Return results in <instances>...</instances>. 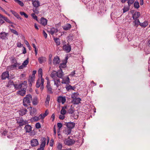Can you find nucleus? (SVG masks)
<instances>
[{
    "label": "nucleus",
    "instance_id": "3",
    "mask_svg": "<svg viewBox=\"0 0 150 150\" xmlns=\"http://www.w3.org/2000/svg\"><path fill=\"white\" fill-rule=\"evenodd\" d=\"M64 142L65 145L70 146L74 144L75 143V141L73 139L67 138L64 139Z\"/></svg>",
    "mask_w": 150,
    "mask_h": 150
},
{
    "label": "nucleus",
    "instance_id": "39",
    "mask_svg": "<svg viewBox=\"0 0 150 150\" xmlns=\"http://www.w3.org/2000/svg\"><path fill=\"white\" fill-rule=\"evenodd\" d=\"M79 93H78L76 92L73 93H72L71 95V98H78L79 96Z\"/></svg>",
    "mask_w": 150,
    "mask_h": 150
},
{
    "label": "nucleus",
    "instance_id": "35",
    "mask_svg": "<svg viewBox=\"0 0 150 150\" xmlns=\"http://www.w3.org/2000/svg\"><path fill=\"white\" fill-rule=\"evenodd\" d=\"M71 129L67 128L64 131V133L67 135H68L70 134L71 132Z\"/></svg>",
    "mask_w": 150,
    "mask_h": 150
},
{
    "label": "nucleus",
    "instance_id": "14",
    "mask_svg": "<svg viewBox=\"0 0 150 150\" xmlns=\"http://www.w3.org/2000/svg\"><path fill=\"white\" fill-rule=\"evenodd\" d=\"M40 119H42V116L41 115H40L38 116H35L31 119V121L32 122L37 121Z\"/></svg>",
    "mask_w": 150,
    "mask_h": 150
},
{
    "label": "nucleus",
    "instance_id": "43",
    "mask_svg": "<svg viewBox=\"0 0 150 150\" xmlns=\"http://www.w3.org/2000/svg\"><path fill=\"white\" fill-rule=\"evenodd\" d=\"M44 79H42V80H40L41 81V86L40 89L41 90H42L44 88Z\"/></svg>",
    "mask_w": 150,
    "mask_h": 150
},
{
    "label": "nucleus",
    "instance_id": "55",
    "mask_svg": "<svg viewBox=\"0 0 150 150\" xmlns=\"http://www.w3.org/2000/svg\"><path fill=\"white\" fill-rule=\"evenodd\" d=\"M74 38L73 35L72 34L69 35L68 37V39L69 40H73Z\"/></svg>",
    "mask_w": 150,
    "mask_h": 150
},
{
    "label": "nucleus",
    "instance_id": "31",
    "mask_svg": "<svg viewBox=\"0 0 150 150\" xmlns=\"http://www.w3.org/2000/svg\"><path fill=\"white\" fill-rule=\"evenodd\" d=\"M46 138L43 137L41 139V143L40 146H42L45 147L46 144Z\"/></svg>",
    "mask_w": 150,
    "mask_h": 150
},
{
    "label": "nucleus",
    "instance_id": "27",
    "mask_svg": "<svg viewBox=\"0 0 150 150\" xmlns=\"http://www.w3.org/2000/svg\"><path fill=\"white\" fill-rule=\"evenodd\" d=\"M38 60L40 64H42L46 61V58L45 57H41L38 58Z\"/></svg>",
    "mask_w": 150,
    "mask_h": 150
},
{
    "label": "nucleus",
    "instance_id": "50",
    "mask_svg": "<svg viewBox=\"0 0 150 150\" xmlns=\"http://www.w3.org/2000/svg\"><path fill=\"white\" fill-rule=\"evenodd\" d=\"M67 112V111L65 110L63 108H62L60 111V113L61 114L65 115Z\"/></svg>",
    "mask_w": 150,
    "mask_h": 150
},
{
    "label": "nucleus",
    "instance_id": "46",
    "mask_svg": "<svg viewBox=\"0 0 150 150\" xmlns=\"http://www.w3.org/2000/svg\"><path fill=\"white\" fill-rule=\"evenodd\" d=\"M28 62L29 58H28L27 59L23 62L22 64L26 67V65L28 64Z\"/></svg>",
    "mask_w": 150,
    "mask_h": 150
},
{
    "label": "nucleus",
    "instance_id": "25",
    "mask_svg": "<svg viewBox=\"0 0 150 150\" xmlns=\"http://www.w3.org/2000/svg\"><path fill=\"white\" fill-rule=\"evenodd\" d=\"M40 23L44 26L47 24V21L46 19L44 18H42L40 20Z\"/></svg>",
    "mask_w": 150,
    "mask_h": 150
},
{
    "label": "nucleus",
    "instance_id": "10",
    "mask_svg": "<svg viewBox=\"0 0 150 150\" xmlns=\"http://www.w3.org/2000/svg\"><path fill=\"white\" fill-rule=\"evenodd\" d=\"M19 87L20 89L26 90L27 87V82L25 81H24L23 82L19 84Z\"/></svg>",
    "mask_w": 150,
    "mask_h": 150
},
{
    "label": "nucleus",
    "instance_id": "62",
    "mask_svg": "<svg viewBox=\"0 0 150 150\" xmlns=\"http://www.w3.org/2000/svg\"><path fill=\"white\" fill-rule=\"evenodd\" d=\"M36 71L34 70L33 71V74L31 76L35 77V74H36Z\"/></svg>",
    "mask_w": 150,
    "mask_h": 150
},
{
    "label": "nucleus",
    "instance_id": "58",
    "mask_svg": "<svg viewBox=\"0 0 150 150\" xmlns=\"http://www.w3.org/2000/svg\"><path fill=\"white\" fill-rule=\"evenodd\" d=\"M65 116L64 115L61 114L59 116V118L60 119L63 120L64 119Z\"/></svg>",
    "mask_w": 150,
    "mask_h": 150
},
{
    "label": "nucleus",
    "instance_id": "7",
    "mask_svg": "<svg viewBox=\"0 0 150 150\" xmlns=\"http://www.w3.org/2000/svg\"><path fill=\"white\" fill-rule=\"evenodd\" d=\"M8 35V33L5 32H2L0 33V38L3 40L7 39Z\"/></svg>",
    "mask_w": 150,
    "mask_h": 150
},
{
    "label": "nucleus",
    "instance_id": "21",
    "mask_svg": "<svg viewBox=\"0 0 150 150\" xmlns=\"http://www.w3.org/2000/svg\"><path fill=\"white\" fill-rule=\"evenodd\" d=\"M46 87L48 93L50 94H52L53 92L52 91V88L50 85V83H47Z\"/></svg>",
    "mask_w": 150,
    "mask_h": 150
},
{
    "label": "nucleus",
    "instance_id": "16",
    "mask_svg": "<svg viewBox=\"0 0 150 150\" xmlns=\"http://www.w3.org/2000/svg\"><path fill=\"white\" fill-rule=\"evenodd\" d=\"M57 77L59 78H60L62 79L63 76L64 75V74L62 71V70L61 69H59L58 71H57Z\"/></svg>",
    "mask_w": 150,
    "mask_h": 150
},
{
    "label": "nucleus",
    "instance_id": "13",
    "mask_svg": "<svg viewBox=\"0 0 150 150\" xmlns=\"http://www.w3.org/2000/svg\"><path fill=\"white\" fill-rule=\"evenodd\" d=\"M30 144L32 146H35L38 144V142L37 139H33L30 141Z\"/></svg>",
    "mask_w": 150,
    "mask_h": 150
},
{
    "label": "nucleus",
    "instance_id": "11",
    "mask_svg": "<svg viewBox=\"0 0 150 150\" xmlns=\"http://www.w3.org/2000/svg\"><path fill=\"white\" fill-rule=\"evenodd\" d=\"M57 101L58 103H61L62 104H64L66 101L65 97L60 96L58 97Z\"/></svg>",
    "mask_w": 150,
    "mask_h": 150
},
{
    "label": "nucleus",
    "instance_id": "29",
    "mask_svg": "<svg viewBox=\"0 0 150 150\" xmlns=\"http://www.w3.org/2000/svg\"><path fill=\"white\" fill-rule=\"evenodd\" d=\"M75 110L74 107L71 105L69 108L67 112L70 114H72L74 112Z\"/></svg>",
    "mask_w": 150,
    "mask_h": 150
},
{
    "label": "nucleus",
    "instance_id": "51",
    "mask_svg": "<svg viewBox=\"0 0 150 150\" xmlns=\"http://www.w3.org/2000/svg\"><path fill=\"white\" fill-rule=\"evenodd\" d=\"M31 16L33 19L36 21L38 20L37 17L34 13H32L31 14Z\"/></svg>",
    "mask_w": 150,
    "mask_h": 150
},
{
    "label": "nucleus",
    "instance_id": "19",
    "mask_svg": "<svg viewBox=\"0 0 150 150\" xmlns=\"http://www.w3.org/2000/svg\"><path fill=\"white\" fill-rule=\"evenodd\" d=\"M58 31V30L57 28L53 27L50 29V30L49 31V32L52 35H53L54 34L57 32Z\"/></svg>",
    "mask_w": 150,
    "mask_h": 150
},
{
    "label": "nucleus",
    "instance_id": "34",
    "mask_svg": "<svg viewBox=\"0 0 150 150\" xmlns=\"http://www.w3.org/2000/svg\"><path fill=\"white\" fill-rule=\"evenodd\" d=\"M38 74L39 76L41 78V80H42V79H44L42 78V69H39L38 71Z\"/></svg>",
    "mask_w": 150,
    "mask_h": 150
},
{
    "label": "nucleus",
    "instance_id": "44",
    "mask_svg": "<svg viewBox=\"0 0 150 150\" xmlns=\"http://www.w3.org/2000/svg\"><path fill=\"white\" fill-rule=\"evenodd\" d=\"M66 63H61L60 64V65L59 66L60 69H61L62 68H65L66 67Z\"/></svg>",
    "mask_w": 150,
    "mask_h": 150
},
{
    "label": "nucleus",
    "instance_id": "48",
    "mask_svg": "<svg viewBox=\"0 0 150 150\" xmlns=\"http://www.w3.org/2000/svg\"><path fill=\"white\" fill-rule=\"evenodd\" d=\"M41 85V81L40 79L37 81L36 84V87L37 88H39Z\"/></svg>",
    "mask_w": 150,
    "mask_h": 150
},
{
    "label": "nucleus",
    "instance_id": "33",
    "mask_svg": "<svg viewBox=\"0 0 150 150\" xmlns=\"http://www.w3.org/2000/svg\"><path fill=\"white\" fill-rule=\"evenodd\" d=\"M27 111L26 109H23L20 111L19 114L20 115H23L26 113Z\"/></svg>",
    "mask_w": 150,
    "mask_h": 150
},
{
    "label": "nucleus",
    "instance_id": "2",
    "mask_svg": "<svg viewBox=\"0 0 150 150\" xmlns=\"http://www.w3.org/2000/svg\"><path fill=\"white\" fill-rule=\"evenodd\" d=\"M32 96L30 94L26 95L23 100V105L24 106H28L30 105V104L32 100Z\"/></svg>",
    "mask_w": 150,
    "mask_h": 150
},
{
    "label": "nucleus",
    "instance_id": "63",
    "mask_svg": "<svg viewBox=\"0 0 150 150\" xmlns=\"http://www.w3.org/2000/svg\"><path fill=\"white\" fill-rule=\"evenodd\" d=\"M75 71H73V72H71V73L69 75H70V76H73L75 75Z\"/></svg>",
    "mask_w": 150,
    "mask_h": 150
},
{
    "label": "nucleus",
    "instance_id": "15",
    "mask_svg": "<svg viewBox=\"0 0 150 150\" xmlns=\"http://www.w3.org/2000/svg\"><path fill=\"white\" fill-rule=\"evenodd\" d=\"M140 15V13L139 12H135L132 15V18L133 20L138 19V18Z\"/></svg>",
    "mask_w": 150,
    "mask_h": 150
},
{
    "label": "nucleus",
    "instance_id": "64",
    "mask_svg": "<svg viewBox=\"0 0 150 150\" xmlns=\"http://www.w3.org/2000/svg\"><path fill=\"white\" fill-rule=\"evenodd\" d=\"M25 67L23 65V64H22V65H21V66H20L18 67V69H23Z\"/></svg>",
    "mask_w": 150,
    "mask_h": 150
},
{
    "label": "nucleus",
    "instance_id": "23",
    "mask_svg": "<svg viewBox=\"0 0 150 150\" xmlns=\"http://www.w3.org/2000/svg\"><path fill=\"white\" fill-rule=\"evenodd\" d=\"M61 83L62 84H69L70 83L69 78V77L67 76L65 79H63Z\"/></svg>",
    "mask_w": 150,
    "mask_h": 150
},
{
    "label": "nucleus",
    "instance_id": "26",
    "mask_svg": "<svg viewBox=\"0 0 150 150\" xmlns=\"http://www.w3.org/2000/svg\"><path fill=\"white\" fill-rule=\"evenodd\" d=\"M50 99V96L49 95H47L45 103V105L46 107H47L48 106Z\"/></svg>",
    "mask_w": 150,
    "mask_h": 150
},
{
    "label": "nucleus",
    "instance_id": "32",
    "mask_svg": "<svg viewBox=\"0 0 150 150\" xmlns=\"http://www.w3.org/2000/svg\"><path fill=\"white\" fill-rule=\"evenodd\" d=\"M148 21H145L143 23H140V25L142 27L145 28L148 25Z\"/></svg>",
    "mask_w": 150,
    "mask_h": 150
},
{
    "label": "nucleus",
    "instance_id": "8",
    "mask_svg": "<svg viewBox=\"0 0 150 150\" xmlns=\"http://www.w3.org/2000/svg\"><path fill=\"white\" fill-rule=\"evenodd\" d=\"M81 99L80 98H73L71 101L72 103L74 105H77L80 103Z\"/></svg>",
    "mask_w": 150,
    "mask_h": 150
},
{
    "label": "nucleus",
    "instance_id": "47",
    "mask_svg": "<svg viewBox=\"0 0 150 150\" xmlns=\"http://www.w3.org/2000/svg\"><path fill=\"white\" fill-rule=\"evenodd\" d=\"M48 112L47 110H46L45 111V112L43 114H41L42 116V119H43L45 117L47 116L48 114Z\"/></svg>",
    "mask_w": 150,
    "mask_h": 150
},
{
    "label": "nucleus",
    "instance_id": "22",
    "mask_svg": "<svg viewBox=\"0 0 150 150\" xmlns=\"http://www.w3.org/2000/svg\"><path fill=\"white\" fill-rule=\"evenodd\" d=\"M134 20V21L133 22V23L134 24L133 25L136 28H137L138 27L139 25H140V22L139 19H135Z\"/></svg>",
    "mask_w": 150,
    "mask_h": 150
},
{
    "label": "nucleus",
    "instance_id": "42",
    "mask_svg": "<svg viewBox=\"0 0 150 150\" xmlns=\"http://www.w3.org/2000/svg\"><path fill=\"white\" fill-rule=\"evenodd\" d=\"M15 2L17 3L21 6H23L24 5V4L23 2L19 0H15Z\"/></svg>",
    "mask_w": 150,
    "mask_h": 150
},
{
    "label": "nucleus",
    "instance_id": "41",
    "mask_svg": "<svg viewBox=\"0 0 150 150\" xmlns=\"http://www.w3.org/2000/svg\"><path fill=\"white\" fill-rule=\"evenodd\" d=\"M57 126L58 128L57 130V132L58 133L60 130L61 128L62 127V124L60 122H59L57 123Z\"/></svg>",
    "mask_w": 150,
    "mask_h": 150
},
{
    "label": "nucleus",
    "instance_id": "49",
    "mask_svg": "<svg viewBox=\"0 0 150 150\" xmlns=\"http://www.w3.org/2000/svg\"><path fill=\"white\" fill-rule=\"evenodd\" d=\"M20 13L21 16H24L25 18H28V15L24 12L21 11Z\"/></svg>",
    "mask_w": 150,
    "mask_h": 150
},
{
    "label": "nucleus",
    "instance_id": "53",
    "mask_svg": "<svg viewBox=\"0 0 150 150\" xmlns=\"http://www.w3.org/2000/svg\"><path fill=\"white\" fill-rule=\"evenodd\" d=\"M35 127L37 129H38L40 128L41 127L40 123L39 122L37 123L35 125Z\"/></svg>",
    "mask_w": 150,
    "mask_h": 150
},
{
    "label": "nucleus",
    "instance_id": "9",
    "mask_svg": "<svg viewBox=\"0 0 150 150\" xmlns=\"http://www.w3.org/2000/svg\"><path fill=\"white\" fill-rule=\"evenodd\" d=\"M63 49L67 53L69 52L71 50L70 45H65L63 47Z\"/></svg>",
    "mask_w": 150,
    "mask_h": 150
},
{
    "label": "nucleus",
    "instance_id": "17",
    "mask_svg": "<svg viewBox=\"0 0 150 150\" xmlns=\"http://www.w3.org/2000/svg\"><path fill=\"white\" fill-rule=\"evenodd\" d=\"M32 3L33 6L36 8L38 7L40 5V1L37 0L32 1Z\"/></svg>",
    "mask_w": 150,
    "mask_h": 150
},
{
    "label": "nucleus",
    "instance_id": "5",
    "mask_svg": "<svg viewBox=\"0 0 150 150\" xmlns=\"http://www.w3.org/2000/svg\"><path fill=\"white\" fill-rule=\"evenodd\" d=\"M16 120L17 122L19 124V126H22L26 123V122L24 121L22 117L19 118L17 119Z\"/></svg>",
    "mask_w": 150,
    "mask_h": 150
},
{
    "label": "nucleus",
    "instance_id": "24",
    "mask_svg": "<svg viewBox=\"0 0 150 150\" xmlns=\"http://www.w3.org/2000/svg\"><path fill=\"white\" fill-rule=\"evenodd\" d=\"M63 29L65 30H68L71 29V25L70 24L67 23L62 27Z\"/></svg>",
    "mask_w": 150,
    "mask_h": 150
},
{
    "label": "nucleus",
    "instance_id": "20",
    "mask_svg": "<svg viewBox=\"0 0 150 150\" xmlns=\"http://www.w3.org/2000/svg\"><path fill=\"white\" fill-rule=\"evenodd\" d=\"M9 73L8 71H6L3 72L1 75V78L2 79H5L9 77Z\"/></svg>",
    "mask_w": 150,
    "mask_h": 150
},
{
    "label": "nucleus",
    "instance_id": "1",
    "mask_svg": "<svg viewBox=\"0 0 150 150\" xmlns=\"http://www.w3.org/2000/svg\"><path fill=\"white\" fill-rule=\"evenodd\" d=\"M50 76L53 79L54 81V85H56L57 88L60 85V82L59 79L57 77V71H53L50 74Z\"/></svg>",
    "mask_w": 150,
    "mask_h": 150
},
{
    "label": "nucleus",
    "instance_id": "4",
    "mask_svg": "<svg viewBox=\"0 0 150 150\" xmlns=\"http://www.w3.org/2000/svg\"><path fill=\"white\" fill-rule=\"evenodd\" d=\"M6 135L7 137L8 138L12 139L13 137L12 134L10 132H8L6 131H4L2 133V135L3 136H6Z\"/></svg>",
    "mask_w": 150,
    "mask_h": 150
},
{
    "label": "nucleus",
    "instance_id": "45",
    "mask_svg": "<svg viewBox=\"0 0 150 150\" xmlns=\"http://www.w3.org/2000/svg\"><path fill=\"white\" fill-rule=\"evenodd\" d=\"M135 0H128L127 1L128 6L129 7L134 2Z\"/></svg>",
    "mask_w": 150,
    "mask_h": 150
},
{
    "label": "nucleus",
    "instance_id": "56",
    "mask_svg": "<svg viewBox=\"0 0 150 150\" xmlns=\"http://www.w3.org/2000/svg\"><path fill=\"white\" fill-rule=\"evenodd\" d=\"M129 6L128 7H124L123 9V13H125V12L128 11L129 10Z\"/></svg>",
    "mask_w": 150,
    "mask_h": 150
},
{
    "label": "nucleus",
    "instance_id": "57",
    "mask_svg": "<svg viewBox=\"0 0 150 150\" xmlns=\"http://www.w3.org/2000/svg\"><path fill=\"white\" fill-rule=\"evenodd\" d=\"M11 31L14 34H15L16 35H18V33L16 30L13 29L11 30Z\"/></svg>",
    "mask_w": 150,
    "mask_h": 150
},
{
    "label": "nucleus",
    "instance_id": "12",
    "mask_svg": "<svg viewBox=\"0 0 150 150\" xmlns=\"http://www.w3.org/2000/svg\"><path fill=\"white\" fill-rule=\"evenodd\" d=\"M60 62V59L57 56L54 57L53 61V64L54 65H56L57 64H59Z\"/></svg>",
    "mask_w": 150,
    "mask_h": 150
},
{
    "label": "nucleus",
    "instance_id": "59",
    "mask_svg": "<svg viewBox=\"0 0 150 150\" xmlns=\"http://www.w3.org/2000/svg\"><path fill=\"white\" fill-rule=\"evenodd\" d=\"M3 19L7 22L10 23V21L7 18L4 17Z\"/></svg>",
    "mask_w": 150,
    "mask_h": 150
},
{
    "label": "nucleus",
    "instance_id": "52",
    "mask_svg": "<svg viewBox=\"0 0 150 150\" xmlns=\"http://www.w3.org/2000/svg\"><path fill=\"white\" fill-rule=\"evenodd\" d=\"M62 145L61 143H58L57 146V148L58 149L61 150L62 148Z\"/></svg>",
    "mask_w": 150,
    "mask_h": 150
},
{
    "label": "nucleus",
    "instance_id": "40",
    "mask_svg": "<svg viewBox=\"0 0 150 150\" xmlns=\"http://www.w3.org/2000/svg\"><path fill=\"white\" fill-rule=\"evenodd\" d=\"M54 40L55 42L56 43V44L58 46L60 45V42L59 41V39L58 38H54Z\"/></svg>",
    "mask_w": 150,
    "mask_h": 150
},
{
    "label": "nucleus",
    "instance_id": "61",
    "mask_svg": "<svg viewBox=\"0 0 150 150\" xmlns=\"http://www.w3.org/2000/svg\"><path fill=\"white\" fill-rule=\"evenodd\" d=\"M45 147L42 146L40 145V148H38L37 150H44V148Z\"/></svg>",
    "mask_w": 150,
    "mask_h": 150
},
{
    "label": "nucleus",
    "instance_id": "38",
    "mask_svg": "<svg viewBox=\"0 0 150 150\" xmlns=\"http://www.w3.org/2000/svg\"><path fill=\"white\" fill-rule=\"evenodd\" d=\"M134 7L136 8H138L139 7V3L138 1H135L134 4Z\"/></svg>",
    "mask_w": 150,
    "mask_h": 150
},
{
    "label": "nucleus",
    "instance_id": "36",
    "mask_svg": "<svg viewBox=\"0 0 150 150\" xmlns=\"http://www.w3.org/2000/svg\"><path fill=\"white\" fill-rule=\"evenodd\" d=\"M38 103V98L37 97L34 98L33 100L32 103L34 105H36Z\"/></svg>",
    "mask_w": 150,
    "mask_h": 150
},
{
    "label": "nucleus",
    "instance_id": "54",
    "mask_svg": "<svg viewBox=\"0 0 150 150\" xmlns=\"http://www.w3.org/2000/svg\"><path fill=\"white\" fill-rule=\"evenodd\" d=\"M13 86L15 89H20V88L19 87V84H13Z\"/></svg>",
    "mask_w": 150,
    "mask_h": 150
},
{
    "label": "nucleus",
    "instance_id": "28",
    "mask_svg": "<svg viewBox=\"0 0 150 150\" xmlns=\"http://www.w3.org/2000/svg\"><path fill=\"white\" fill-rule=\"evenodd\" d=\"M35 77L33 76H30L28 80V82L30 83V85H31L32 83L34 81Z\"/></svg>",
    "mask_w": 150,
    "mask_h": 150
},
{
    "label": "nucleus",
    "instance_id": "60",
    "mask_svg": "<svg viewBox=\"0 0 150 150\" xmlns=\"http://www.w3.org/2000/svg\"><path fill=\"white\" fill-rule=\"evenodd\" d=\"M43 35L45 38L47 37V34L46 33L44 30L43 31Z\"/></svg>",
    "mask_w": 150,
    "mask_h": 150
},
{
    "label": "nucleus",
    "instance_id": "37",
    "mask_svg": "<svg viewBox=\"0 0 150 150\" xmlns=\"http://www.w3.org/2000/svg\"><path fill=\"white\" fill-rule=\"evenodd\" d=\"M65 87L66 89L68 91L70 90H74L75 88V87L72 86L71 85H69L68 86H67Z\"/></svg>",
    "mask_w": 150,
    "mask_h": 150
},
{
    "label": "nucleus",
    "instance_id": "6",
    "mask_svg": "<svg viewBox=\"0 0 150 150\" xmlns=\"http://www.w3.org/2000/svg\"><path fill=\"white\" fill-rule=\"evenodd\" d=\"M75 124L74 122H69L66 123L65 125L67 128L72 129L74 128Z\"/></svg>",
    "mask_w": 150,
    "mask_h": 150
},
{
    "label": "nucleus",
    "instance_id": "30",
    "mask_svg": "<svg viewBox=\"0 0 150 150\" xmlns=\"http://www.w3.org/2000/svg\"><path fill=\"white\" fill-rule=\"evenodd\" d=\"M26 90L21 89V90L17 92V94L21 96H24L25 94Z\"/></svg>",
    "mask_w": 150,
    "mask_h": 150
},
{
    "label": "nucleus",
    "instance_id": "18",
    "mask_svg": "<svg viewBox=\"0 0 150 150\" xmlns=\"http://www.w3.org/2000/svg\"><path fill=\"white\" fill-rule=\"evenodd\" d=\"M24 129L26 132L29 133L32 130V127L30 125H27L24 127Z\"/></svg>",
    "mask_w": 150,
    "mask_h": 150
}]
</instances>
